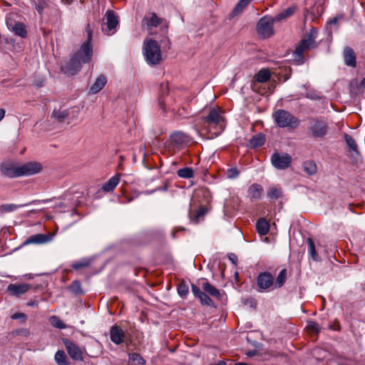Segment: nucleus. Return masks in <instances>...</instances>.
<instances>
[{"label":"nucleus","instance_id":"obj_1","mask_svg":"<svg viewBox=\"0 0 365 365\" xmlns=\"http://www.w3.org/2000/svg\"><path fill=\"white\" fill-rule=\"evenodd\" d=\"M86 31L87 39L71 59L61 67L62 72L66 74L71 76L76 74L80 71L83 63H88L91 61L93 55V47L91 45L93 32L89 24L86 25Z\"/></svg>","mask_w":365,"mask_h":365},{"label":"nucleus","instance_id":"obj_2","mask_svg":"<svg viewBox=\"0 0 365 365\" xmlns=\"http://www.w3.org/2000/svg\"><path fill=\"white\" fill-rule=\"evenodd\" d=\"M202 120V129L211 133L212 137L218 135L222 130L223 118L217 110L212 109L209 114L203 117Z\"/></svg>","mask_w":365,"mask_h":365},{"label":"nucleus","instance_id":"obj_3","mask_svg":"<svg viewBox=\"0 0 365 365\" xmlns=\"http://www.w3.org/2000/svg\"><path fill=\"white\" fill-rule=\"evenodd\" d=\"M143 52L148 64L158 65L161 61V51L156 41L153 39L145 40L143 42Z\"/></svg>","mask_w":365,"mask_h":365},{"label":"nucleus","instance_id":"obj_4","mask_svg":"<svg viewBox=\"0 0 365 365\" xmlns=\"http://www.w3.org/2000/svg\"><path fill=\"white\" fill-rule=\"evenodd\" d=\"M192 292L195 297H220V291L206 279H200L192 284Z\"/></svg>","mask_w":365,"mask_h":365},{"label":"nucleus","instance_id":"obj_5","mask_svg":"<svg viewBox=\"0 0 365 365\" xmlns=\"http://www.w3.org/2000/svg\"><path fill=\"white\" fill-rule=\"evenodd\" d=\"M316 36L313 33L309 34L303 38L293 53L294 60L299 64L304 62V53L317 46L315 41Z\"/></svg>","mask_w":365,"mask_h":365},{"label":"nucleus","instance_id":"obj_6","mask_svg":"<svg viewBox=\"0 0 365 365\" xmlns=\"http://www.w3.org/2000/svg\"><path fill=\"white\" fill-rule=\"evenodd\" d=\"M277 125L279 128H296L299 120L294 117L291 113L283 109H279L272 114Z\"/></svg>","mask_w":365,"mask_h":365},{"label":"nucleus","instance_id":"obj_7","mask_svg":"<svg viewBox=\"0 0 365 365\" xmlns=\"http://www.w3.org/2000/svg\"><path fill=\"white\" fill-rule=\"evenodd\" d=\"M276 22L272 17L263 16L257 22L256 30L257 34L264 38H267L274 34L273 24Z\"/></svg>","mask_w":365,"mask_h":365},{"label":"nucleus","instance_id":"obj_8","mask_svg":"<svg viewBox=\"0 0 365 365\" xmlns=\"http://www.w3.org/2000/svg\"><path fill=\"white\" fill-rule=\"evenodd\" d=\"M328 128V124L324 119L315 118L310 122L308 130L312 137L322 138L327 134Z\"/></svg>","mask_w":365,"mask_h":365},{"label":"nucleus","instance_id":"obj_9","mask_svg":"<svg viewBox=\"0 0 365 365\" xmlns=\"http://www.w3.org/2000/svg\"><path fill=\"white\" fill-rule=\"evenodd\" d=\"M271 163L277 170H286L292 164V157L286 153L275 152L271 156Z\"/></svg>","mask_w":365,"mask_h":365},{"label":"nucleus","instance_id":"obj_10","mask_svg":"<svg viewBox=\"0 0 365 365\" xmlns=\"http://www.w3.org/2000/svg\"><path fill=\"white\" fill-rule=\"evenodd\" d=\"M106 22L102 25V31L106 35H113L115 32V28L118 25V17L115 12L108 10L105 14Z\"/></svg>","mask_w":365,"mask_h":365},{"label":"nucleus","instance_id":"obj_11","mask_svg":"<svg viewBox=\"0 0 365 365\" xmlns=\"http://www.w3.org/2000/svg\"><path fill=\"white\" fill-rule=\"evenodd\" d=\"M257 284L262 290L274 289V277L268 272H263L259 274L257 278Z\"/></svg>","mask_w":365,"mask_h":365},{"label":"nucleus","instance_id":"obj_12","mask_svg":"<svg viewBox=\"0 0 365 365\" xmlns=\"http://www.w3.org/2000/svg\"><path fill=\"white\" fill-rule=\"evenodd\" d=\"M42 168L41 164L38 162H28L19 165L20 177L38 173L42 170Z\"/></svg>","mask_w":365,"mask_h":365},{"label":"nucleus","instance_id":"obj_13","mask_svg":"<svg viewBox=\"0 0 365 365\" xmlns=\"http://www.w3.org/2000/svg\"><path fill=\"white\" fill-rule=\"evenodd\" d=\"M63 341L71 359L76 361H81L83 359V351L80 347L69 339H66Z\"/></svg>","mask_w":365,"mask_h":365},{"label":"nucleus","instance_id":"obj_14","mask_svg":"<svg viewBox=\"0 0 365 365\" xmlns=\"http://www.w3.org/2000/svg\"><path fill=\"white\" fill-rule=\"evenodd\" d=\"M1 173L10 178H19L20 177L19 165L11 162L4 163L1 165Z\"/></svg>","mask_w":365,"mask_h":365},{"label":"nucleus","instance_id":"obj_15","mask_svg":"<svg viewBox=\"0 0 365 365\" xmlns=\"http://www.w3.org/2000/svg\"><path fill=\"white\" fill-rule=\"evenodd\" d=\"M163 21V19L159 18L156 14L150 13L148 16H145L142 21V25L146 26V29L149 31L150 34H152L153 28L157 27Z\"/></svg>","mask_w":365,"mask_h":365},{"label":"nucleus","instance_id":"obj_16","mask_svg":"<svg viewBox=\"0 0 365 365\" xmlns=\"http://www.w3.org/2000/svg\"><path fill=\"white\" fill-rule=\"evenodd\" d=\"M31 288V287L26 283H15L10 284L8 286L7 290L11 295H19L26 293Z\"/></svg>","mask_w":365,"mask_h":365},{"label":"nucleus","instance_id":"obj_17","mask_svg":"<svg viewBox=\"0 0 365 365\" xmlns=\"http://www.w3.org/2000/svg\"><path fill=\"white\" fill-rule=\"evenodd\" d=\"M51 240V237L45 234H36L28 237L24 242V245L30 244L41 245Z\"/></svg>","mask_w":365,"mask_h":365},{"label":"nucleus","instance_id":"obj_18","mask_svg":"<svg viewBox=\"0 0 365 365\" xmlns=\"http://www.w3.org/2000/svg\"><path fill=\"white\" fill-rule=\"evenodd\" d=\"M110 335L111 341L115 344H120L124 341V331L118 326L111 327Z\"/></svg>","mask_w":365,"mask_h":365},{"label":"nucleus","instance_id":"obj_19","mask_svg":"<svg viewBox=\"0 0 365 365\" xmlns=\"http://www.w3.org/2000/svg\"><path fill=\"white\" fill-rule=\"evenodd\" d=\"M263 192L264 190L262 185L257 183H253L249 187L247 190V195L252 200H257L261 197Z\"/></svg>","mask_w":365,"mask_h":365},{"label":"nucleus","instance_id":"obj_20","mask_svg":"<svg viewBox=\"0 0 365 365\" xmlns=\"http://www.w3.org/2000/svg\"><path fill=\"white\" fill-rule=\"evenodd\" d=\"M345 64L348 66L355 67L356 64V56L352 48L346 47L344 51Z\"/></svg>","mask_w":365,"mask_h":365},{"label":"nucleus","instance_id":"obj_21","mask_svg":"<svg viewBox=\"0 0 365 365\" xmlns=\"http://www.w3.org/2000/svg\"><path fill=\"white\" fill-rule=\"evenodd\" d=\"M120 174H116L115 175L110 178L104 185H103L101 189L104 192H110L118 185L120 182Z\"/></svg>","mask_w":365,"mask_h":365},{"label":"nucleus","instance_id":"obj_22","mask_svg":"<svg viewBox=\"0 0 365 365\" xmlns=\"http://www.w3.org/2000/svg\"><path fill=\"white\" fill-rule=\"evenodd\" d=\"M107 82L106 78L103 75L99 76L95 83L90 88V93L95 94L103 89Z\"/></svg>","mask_w":365,"mask_h":365},{"label":"nucleus","instance_id":"obj_23","mask_svg":"<svg viewBox=\"0 0 365 365\" xmlns=\"http://www.w3.org/2000/svg\"><path fill=\"white\" fill-rule=\"evenodd\" d=\"M269 222L264 218H260L256 223V229L260 235H265L269 230Z\"/></svg>","mask_w":365,"mask_h":365},{"label":"nucleus","instance_id":"obj_24","mask_svg":"<svg viewBox=\"0 0 365 365\" xmlns=\"http://www.w3.org/2000/svg\"><path fill=\"white\" fill-rule=\"evenodd\" d=\"M288 271L286 268L282 269L278 274L276 280H274V288L279 289L282 287L287 278Z\"/></svg>","mask_w":365,"mask_h":365},{"label":"nucleus","instance_id":"obj_25","mask_svg":"<svg viewBox=\"0 0 365 365\" xmlns=\"http://www.w3.org/2000/svg\"><path fill=\"white\" fill-rule=\"evenodd\" d=\"M295 11V6L288 7L284 11H282L281 13L278 14L274 17H273V20H274L277 22L285 19L292 16L294 14Z\"/></svg>","mask_w":365,"mask_h":365},{"label":"nucleus","instance_id":"obj_26","mask_svg":"<svg viewBox=\"0 0 365 365\" xmlns=\"http://www.w3.org/2000/svg\"><path fill=\"white\" fill-rule=\"evenodd\" d=\"M271 73L268 69L262 68L255 76V79L259 83H265L269 80Z\"/></svg>","mask_w":365,"mask_h":365},{"label":"nucleus","instance_id":"obj_27","mask_svg":"<svg viewBox=\"0 0 365 365\" xmlns=\"http://www.w3.org/2000/svg\"><path fill=\"white\" fill-rule=\"evenodd\" d=\"M160 89H161V95L159 96L158 100V104H159V106L160 107V108L163 111H165V95L168 94L169 92L168 84L167 83H162L160 86Z\"/></svg>","mask_w":365,"mask_h":365},{"label":"nucleus","instance_id":"obj_28","mask_svg":"<svg viewBox=\"0 0 365 365\" xmlns=\"http://www.w3.org/2000/svg\"><path fill=\"white\" fill-rule=\"evenodd\" d=\"M11 30L15 33L16 35L21 38H25L27 36V31L26 29L25 25L22 23H15L12 26Z\"/></svg>","mask_w":365,"mask_h":365},{"label":"nucleus","instance_id":"obj_29","mask_svg":"<svg viewBox=\"0 0 365 365\" xmlns=\"http://www.w3.org/2000/svg\"><path fill=\"white\" fill-rule=\"evenodd\" d=\"M68 289L74 295H83L86 294V292L81 287V282L77 280L73 281L68 287Z\"/></svg>","mask_w":365,"mask_h":365},{"label":"nucleus","instance_id":"obj_30","mask_svg":"<svg viewBox=\"0 0 365 365\" xmlns=\"http://www.w3.org/2000/svg\"><path fill=\"white\" fill-rule=\"evenodd\" d=\"M265 143V137L263 134L259 133L254 135L250 140V145L252 148L260 147Z\"/></svg>","mask_w":365,"mask_h":365},{"label":"nucleus","instance_id":"obj_31","mask_svg":"<svg viewBox=\"0 0 365 365\" xmlns=\"http://www.w3.org/2000/svg\"><path fill=\"white\" fill-rule=\"evenodd\" d=\"M26 205H16V204H3L0 205V215L7 212H11L16 210L19 207H22Z\"/></svg>","mask_w":365,"mask_h":365},{"label":"nucleus","instance_id":"obj_32","mask_svg":"<svg viewBox=\"0 0 365 365\" xmlns=\"http://www.w3.org/2000/svg\"><path fill=\"white\" fill-rule=\"evenodd\" d=\"M128 363L129 365H144L145 361L139 354L132 353L129 354Z\"/></svg>","mask_w":365,"mask_h":365},{"label":"nucleus","instance_id":"obj_33","mask_svg":"<svg viewBox=\"0 0 365 365\" xmlns=\"http://www.w3.org/2000/svg\"><path fill=\"white\" fill-rule=\"evenodd\" d=\"M307 241L308 243V252H309V255L311 256V257L312 258L313 260L319 261V257L316 251L315 245H314V242L313 240L310 237H308Z\"/></svg>","mask_w":365,"mask_h":365},{"label":"nucleus","instance_id":"obj_34","mask_svg":"<svg viewBox=\"0 0 365 365\" xmlns=\"http://www.w3.org/2000/svg\"><path fill=\"white\" fill-rule=\"evenodd\" d=\"M302 166L304 171L309 175H314L317 173V165L312 160L304 162Z\"/></svg>","mask_w":365,"mask_h":365},{"label":"nucleus","instance_id":"obj_35","mask_svg":"<svg viewBox=\"0 0 365 365\" xmlns=\"http://www.w3.org/2000/svg\"><path fill=\"white\" fill-rule=\"evenodd\" d=\"M55 361L58 365H67L68 359L65 352L62 350H58L55 354Z\"/></svg>","mask_w":365,"mask_h":365},{"label":"nucleus","instance_id":"obj_36","mask_svg":"<svg viewBox=\"0 0 365 365\" xmlns=\"http://www.w3.org/2000/svg\"><path fill=\"white\" fill-rule=\"evenodd\" d=\"M267 196L272 199H279L282 196V191L280 187H270L267 190Z\"/></svg>","mask_w":365,"mask_h":365},{"label":"nucleus","instance_id":"obj_37","mask_svg":"<svg viewBox=\"0 0 365 365\" xmlns=\"http://www.w3.org/2000/svg\"><path fill=\"white\" fill-rule=\"evenodd\" d=\"M177 174L180 178L185 179H190L194 176L193 170L188 167L178 170Z\"/></svg>","mask_w":365,"mask_h":365},{"label":"nucleus","instance_id":"obj_38","mask_svg":"<svg viewBox=\"0 0 365 365\" xmlns=\"http://www.w3.org/2000/svg\"><path fill=\"white\" fill-rule=\"evenodd\" d=\"M252 0H240L234 8L232 16H235L240 14Z\"/></svg>","mask_w":365,"mask_h":365},{"label":"nucleus","instance_id":"obj_39","mask_svg":"<svg viewBox=\"0 0 365 365\" xmlns=\"http://www.w3.org/2000/svg\"><path fill=\"white\" fill-rule=\"evenodd\" d=\"M52 116L58 122H63L68 116V112L67 110L55 109L52 113Z\"/></svg>","mask_w":365,"mask_h":365},{"label":"nucleus","instance_id":"obj_40","mask_svg":"<svg viewBox=\"0 0 365 365\" xmlns=\"http://www.w3.org/2000/svg\"><path fill=\"white\" fill-rule=\"evenodd\" d=\"M49 322L51 324L58 329H65L66 325L56 316H52L49 318Z\"/></svg>","mask_w":365,"mask_h":365},{"label":"nucleus","instance_id":"obj_41","mask_svg":"<svg viewBox=\"0 0 365 365\" xmlns=\"http://www.w3.org/2000/svg\"><path fill=\"white\" fill-rule=\"evenodd\" d=\"M91 264V261L87 259H83L72 264L71 267L74 269H80L82 268L88 267Z\"/></svg>","mask_w":365,"mask_h":365},{"label":"nucleus","instance_id":"obj_42","mask_svg":"<svg viewBox=\"0 0 365 365\" xmlns=\"http://www.w3.org/2000/svg\"><path fill=\"white\" fill-rule=\"evenodd\" d=\"M306 329L311 334H318L320 331L319 325L315 322H308Z\"/></svg>","mask_w":365,"mask_h":365},{"label":"nucleus","instance_id":"obj_43","mask_svg":"<svg viewBox=\"0 0 365 365\" xmlns=\"http://www.w3.org/2000/svg\"><path fill=\"white\" fill-rule=\"evenodd\" d=\"M344 139H345L349 148L351 150H353L354 152H357V145L355 142V140L351 135H349L348 134L344 135Z\"/></svg>","mask_w":365,"mask_h":365},{"label":"nucleus","instance_id":"obj_44","mask_svg":"<svg viewBox=\"0 0 365 365\" xmlns=\"http://www.w3.org/2000/svg\"><path fill=\"white\" fill-rule=\"evenodd\" d=\"M172 140L173 143L177 144H181L184 142L185 135L181 132L174 133L172 136Z\"/></svg>","mask_w":365,"mask_h":365},{"label":"nucleus","instance_id":"obj_45","mask_svg":"<svg viewBox=\"0 0 365 365\" xmlns=\"http://www.w3.org/2000/svg\"><path fill=\"white\" fill-rule=\"evenodd\" d=\"M242 306L245 308L255 309L257 305L255 298L244 299L243 301L242 302Z\"/></svg>","mask_w":365,"mask_h":365},{"label":"nucleus","instance_id":"obj_46","mask_svg":"<svg viewBox=\"0 0 365 365\" xmlns=\"http://www.w3.org/2000/svg\"><path fill=\"white\" fill-rule=\"evenodd\" d=\"M188 286L185 282L180 283L178 287V292L180 296L186 295L188 293Z\"/></svg>","mask_w":365,"mask_h":365},{"label":"nucleus","instance_id":"obj_47","mask_svg":"<svg viewBox=\"0 0 365 365\" xmlns=\"http://www.w3.org/2000/svg\"><path fill=\"white\" fill-rule=\"evenodd\" d=\"M48 4L46 0H39L36 4V9L40 15H42L43 9L47 7Z\"/></svg>","mask_w":365,"mask_h":365},{"label":"nucleus","instance_id":"obj_48","mask_svg":"<svg viewBox=\"0 0 365 365\" xmlns=\"http://www.w3.org/2000/svg\"><path fill=\"white\" fill-rule=\"evenodd\" d=\"M205 212H204V210L202 208H200L198 209L194 216L191 218V221L195 223V224H197L198 222H199V219L200 217H202L204 215Z\"/></svg>","mask_w":365,"mask_h":365},{"label":"nucleus","instance_id":"obj_49","mask_svg":"<svg viewBox=\"0 0 365 365\" xmlns=\"http://www.w3.org/2000/svg\"><path fill=\"white\" fill-rule=\"evenodd\" d=\"M240 173L238 170L235 168H230L227 171V175L228 178L234 179L236 178L239 175Z\"/></svg>","mask_w":365,"mask_h":365},{"label":"nucleus","instance_id":"obj_50","mask_svg":"<svg viewBox=\"0 0 365 365\" xmlns=\"http://www.w3.org/2000/svg\"><path fill=\"white\" fill-rule=\"evenodd\" d=\"M11 318L12 319H22V321L24 322H26V319H27V317L25 314L24 313H21V312H16V313H14V314H12L11 316Z\"/></svg>","mask_w":365,"mask_h":365},{"label":"nucleus","instance_id":"obj_51","mask_svg":"<svg viewBox=\"0 0 365 365\" xmlns=\"http://www.w3.org/2000/svg\"><path fill=\"white\" fill-rule=\"evenodd\" d=\"M200 303L202 305L212 306L213 302L212 298H200Z\"/></svg>","mask_w":365,"mask_h":365},{"label":"nucleus","instance_id":"obj_52","mask_svg":"<svg viewBox=\"0 0 365 365\" xmlns=\"http://www.w3.org/2000/svg\"><path fill=\"white\" fill-rule=\"evenodd\" d=\"M17 334L24 337H28L30 335V331L28 329H21L17 331Z\"/></svg>","mask_w":365,"mask_h":365},{"label":"nucleus","instance_id":"obj_53","mask_svg":"<svg viewBox=\"0 0 365 365\" xmlns=\"http://www.w3.org/2000/svg\"><path fill=\"white\" fill-rule=\"evenodd\" d=\"M228 258L232 262V263L235 265L237 264V256L233 254V253H231L228 255Z\"/></svg>","mask_w":365,"mask_h":365},{"label":"nucleus","instance_id":"obj_54","mask_svg":"<svg viewBox=\"0 0 365 365\" xmlns=\"http://www.w3.org/2000/svg\"><path fill=\"white\" fill-rule=\"evenodd\" d=\"M38 302L36 300H31L29 302H26L27 306H37Z\"/></svg>","mask_w":365,"mask_h":365},{"label":"nucleus","instance_id":"obj_55","mask_svg":"<svg viewBox=\"0 0 365 365\" xmlns=\"http://www.w3.org/2000/svg\"><path fill=\"white\" fill-rule=\"evenodd\" d=\"M5 113L6 111L4 108H0V121L4 118Z\"/></svg>","mask_w":365,"mask_h":365},{"label":"nucleus","instance_id":"obj_56","mask_svg":"<svg viewBox=\"0 0 365 365\" xmlns=\"http://www.w3.org/2000/svg\"><path fill=\"white\" fill-rule=\"evenodd\" d=\"M360 86L365 89V77L361 80Z\"/></svg>","mask_w":365,"mask_h":365},{"label":"nucleus","instance_id":"obj_57","mask_svg":"<svg viewBox=\"0 0 365 365\" xmlns=\"http://www.w3.org/2000/svg\"><path fill=\"white\" fill-rule=\"evenodd\" d=\"M63 3L66 4H70L73 1V0H61Z\"/></svg>","mask_w":365,"mask_h":365},{"label":"nucleus","instance_id":"obj_58","mask_svg":"<svg viewBox=\"0 0 365 365\" xmlns=\"http://www.w3.org/2000/svg\"><path fill=\"white\" fill-rule=\"evenodd\" d=\"M255 351H249V352L247 353V356H254V355H255Z\"/></svg>","mask_w":365,"mask_h":365},{"label":"nucleus","instance_id":"obj_59","mask_svg":"<svg viewBox=\"0 0 365 365\" xmlns=\"http://www.w3.org/2000/svg\"><path fill=\"white\" fill-rule=\"evenodd\" d=\"M336 21H337V19L336 18H334L333 19H331L330 21V23L331 24H335Z\"/></svg>","mask_w":365,"mask_h":365},{"label":"nucleus","instance_id":"obj_60","mask_svg":"<svg viewBox=\"0 0 365 365\" xmlns=\"http://www.w3.org/2000/svg\"><path fill=\"white\" fill-rule=\"evenodd\" d=\"M235 365H249L246 363H243V362H238V363H236L235 364Z\"/></svg>","mask_w":365,"mask_h":365},{"label":"nucleus","instance_id":"obj_61","mask_svg":"<svg viewBox=\"0 0 365 365\" xmlns=\"http://www.w3.org/2000/svg\"><path fill=\"white\" fill-rule=\"evenodd\" d=\"M48 201H50V200H41V202H44V203H45V202H48Z\"/></svg>","mask_w":365,"mask_h":365},{"label":"nucleus","instance_id":"obj_62","mask_svg":"<svg viewBox=\"0 0 365 365\" xmlns=\"http://www.w3.org/2000/svg\"><path fill=\"white\" fill-rule=\"evenodd\" d=\"M330 329H335V330H339V328H334L332 327H330Z\"/></svg>","mask_w":365,"mask_h":365},{"label":"nucleus","instance_id":"obj_63","mask_svg":"<svg viewBox=\"0 0 365 365\" xmlns=\"http://www.w3.org/2000/svg\"><path fill=\"white\" fill-rule=\"evenodd\" d=\"M37 202H40V200H37ZM35 202H36V200H34V201L32 202V203H35ZM30 204H31V202Z\"/></svg>","mask_w":365,"mask_h":365}]
</instances>
